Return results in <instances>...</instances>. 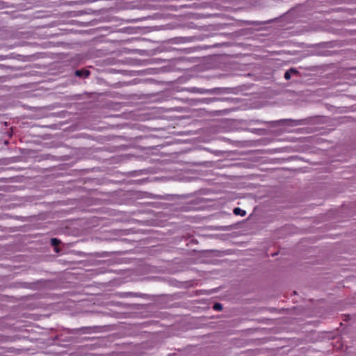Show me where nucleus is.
Wrapping results in <instances>:
<instances>
[{
    "mask_svg": "<svg viewBox=\"0 0 356 356\" xmlns=\"http://www.w3.org/2000/svg\"><path fill=\"white\" fill-rule=\"evenodd\" d=\"M75 75L79 77L83 76L84 78H87L90 74V72L88 70L82 69L76 70L74 72Z\"/></svg>",
    "mask_w": 356,
    "mask_h": 356,
    "instance_id": "f257e3e1",
    "label": "nucleus"
},
{
    "mask_svg": "<svg viewBox=\"0 0 356 356\" xmlns=\"http://www.w3.org/2000/svg\"><path fill=\"white\" fill-rule=\"evenodd\" d=\"M190 91L192 92H196V93H200V94L207 93V92H210V90L198 88H193L190 90Z\"/></svg>",
    "mask_w": 356,
    "mask_h": 356,
    "instance_id": "f03ea898",
    "label": "nucleus"
},
{
    "mask_svg": "<svg viewBox=\"0 0 356 356\" xmlns=\"http://www.w3.org/2000/svg\"><path fill=\"white\" fill-rule=\"evenodd\" d=\"M233 211L235 215H241L242 216L245 215V211L238 207L235 208Z\"/></svg>",
    "mask_w": 356,
    "mask_h": 356,
    "instance_id": "7ed1b4c3",
    "label": "nucleus"
},
{
    "mask_svg": "<svg viewBox=\"0 0 356 356\" xmlns=\"http://www.w3.org/2000/svg\"><path fill=\"white\" fill-rule=\"evenodd\" d=\"M213 309L216 311H221L222 309V305L220 303H215L213 306Z\"/></svg>",
    "mask_w": 356,
    "mask_h": 356,
    "instance_id": "20e7f679",
    "label": "nucleus"
},
{
    "mask_svg": "<svg viewBox=\"0 0 356 356\" xmlns=\"http://www.w3.org/2000/svg\"><path fill=\"white\" fill-rule=\"evenodd\" d=\"M60 241L56 238H51V243L54 247H56L57 245H58L60 244Z\"/></svg>",
    "mask_w": 356,
    "mask_h": 356,
    "instance_id": "39448f33",
    "label": "nucleus"
},
{
    "mask_svg": "<svg viewBox=\"0 0 356 356\" xmlns=\"http://www.w3.org/2000/svg\"><path fill=\"white\" fill-rule=\"evenodd\" d=\"M284 78L286 80H289L291 79V73L290 71H286L284 74Z\"/></svg>",
    "mask_w": 356,
    "mask_h": 356,
    "instance_id": "423d86ee",
    "label": "nucleus"
},
{
    "mask_svg": "<svg viewBox=\"0 0 356 356\" xmlns=\"http://www.w3.org/2000/svg\"><path fill=\"white\" fill-rule=\"evenodd\" d=\"M289 71H290V73H298V71L293 68H291Z\"/></svg>",
    "mask_w": 356,
    "mask_h": 356,
    "instance_id": "0eeeda50",
    "label": "nucleus"
},
{
    "mask_svg": "<svg viewBox=\"0 0 356 356\" xmlns=\"http://www.w3.org/2000/svg\"><path fill=\"white\" fill-rule=\"evenodd\" d=\"M243 24L250 25V24H254L255 23L254 22H248V21H245V22H243Z\"/></svg>",
    "mask_w": 356,
    "mask_h": 356,
    "instance_id": "6e6552de",
    "label": "nucleus"
},
{
    "mask_svg": "<svg viewBox=\"0 0 356 356\" xmlns=\"http://www.w3.org/2000/svg\"><path fill=\"white\" fill-rule=\"evenodd\" d=\"M56 251L57 252H58V251H59V250H58V248H56Z\"/></svg>",
    "mask_w": 356,
    "mask_h": 356,
    "instance_id": "1a4fd4ad",
    "label": "nucleus"
}]
</instances>
